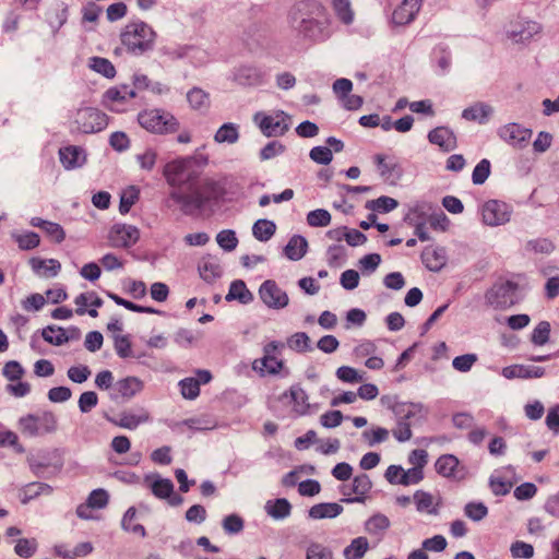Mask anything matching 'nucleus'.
Instances as JSON below:
<instances>
[{
  "instance_id": "obj_46",
  "label": "nucleus",
  "mask_w": 559,
  "mask_h": 559,
  "mask_svg": "<svg viewBox=\"0 0 559 559\" xmlns=\"http://www.w3.org/2000/svg\"><path fill=\"white\" fill-rule=\"evenodd\" d=\"M90 67L97 73L105 78L112 79L116 75V69L111 61L102 57H93L90 61Z\"/></svg>"
},
{
  "instance_id": "obj_38",
  "label": "nucleus",
  "mask_w": 559,
  "mask_h": 559,
  "mask_svg": "<svg viewBox=\"0 0 559 559\" xmlns=\"http://www.w3.org/2000/svg\"><path fill=\"white\" fill-rule=\"evenodd\" d=\"M239 139L238 127L235 123H224L215 133L214 140L217 143L234 144Z\"/></svg>"
},
{
  "instance_id": "obj_11",
  "label": "nucleus",
  "mask_w": 559,
  "mask_h": 559,
  "mask_svg": "<svg viewBox=\"0 0 559 559\" xmlns=\"http://www.w3.org/2000/svg\"><path fill=\"white\" fill-rule=\"evenodd\" d=\"M259 295L263 304L272 309H283L289 302L287 293L273 280H266L262 283Z\"/></svg>"
},
{
  "instance_id": "obj_62",
  "label": "nucleus",
  "mask_w": 559,
  "mask_h": 559,
  "mask_svg": "<svg viewBox=\"0 0 559 559\" xmlns=\"http://www.w3.org/2000/svg\"><path fill=\"white\" fill-rule=\"evenodd\" d=\"M310 158L320 165H328L332 162V150L326 146H314L309 153Z\"/></svg>"
},
{
  "instance_id": "obj_40",
  "label": "nucleus",
  "mask_w": 559,
  "mask_h": 559,
  "mask_svg": "<svg viewBox=\"0 0 559 559\" xmlns=\"http://www.w3.org/2000/svg\"><path fill=\"white\" fill-rule=\"evenodd\" d=\"M414 501L418 512H426L428 514H437L438 510L433 506V497L431 493L424 490H417L414 493Z\"/></svg>"
},
{
  "instance_id": "obj_5",
  "label": "nucleus",
  "mask_w": 559,
  "mask_h": 559,
  "mask_svg": "<svg viewBox=\"0 0 559 559\" xmlns=\"http://www.w3.org/2000/svg\"><path fill=\"white\" fill-rule=\"evenodd\" d=\"M138 121L148 132L158 134L173 133L179 128V123L174 115L160 109L141 111L138 115Z\"/></svg>"
},
{
  "instance_id": "obj_52",
  "label": "nucleus",
  "mask_w": 559,
  "mask_h": 559,
  "mask_svg": "<svg viewBox=\"0 0 559 559\" xmlns=\"http://www.w3.org/2000/svg\"><path fill=\"white\" fill-rule=\"evenodd\" d=\"M180 392L185 399L194 400L200 394V381L194 378H185L179 382Z\"/></svg>"
},
{
  "instance_id": "obj_53",
  "label": "nucleus",
  "mask_w": 559,
  "mask_h": 559,
  "mask_svg": "<svg viewBox=\"0 0 559 559\" xmlns=\"http://www.w3.org/2000/svg\"><path fill=\"white\" fill-rule=\"evenodd\" d=\"M190 106L194 109L205 108L210 104L209 95L201 88L194 87L187 94Z\"/></svg>"
},
{
  "instance_id": "obj_45",
  "label": "nucleus",
  "mask_w": 559,
  "mask_h": 559,
  "mask_svg": "<svg viewBox=\"0 0 559 559\" xmlns=\"http://www.w3.org/2000/svg\"><path fill=\"white\" fill-rule=\"evenodd\" d=\"M43 338L52 345L60 346L69 341L67 332L62 328L47 326L41 332Z\"/></svg>"
},
{
  "instance_id": "obj_61",
  "label": "nucleus",
  "mask_w": 559,
  "mask_h": 559,
  "mask_svg": "<svg viewBox=\"0 0 559 559\" xmlns=\"http://www.w3.org/2000/svg\"><path fill=\"white\" fill-rule=\"evenodd\" d=\"M550 324L547 321L539 322L532 333V342L535 345H544L549 341Z\"/></svg>"
},
{
  "instance_id": "obj_63",
  "label": "nucleus",
  "mask_w": 559,
  "mask_h": 559,
  "mask_svg": "<svg viewBox=\"0 0 559 559\" xmlns=\"http://www.w3.org/2000/svg\"><path fill=\"white\" fill-rule=\"evenodd\" d=\"M427 224L432 229L445 230L449 225V219L441 210L435 211V207L432 206Z\"/></svg>"
},
{
  "instance_id": "obj_34",
  "label": "nucleus",
  "mask_w": 559,
  "mask_h": 559,
  "mask_svg": "<svg viewBox=\"0 0 559 559\" xmlns=\"http://www.w3.org/2000/svg\"><path fill=\"white\" fill-rule=\"evenodd\" d=\"M200 276L207 283L214 282L222 275V267L214 259H203L199 264Z\"/></svg>"
},
{
  "instance_id": "obj_36",
  "label": "nucleus",
  "mask_w": 559,
  "mask_h": 559,
  "mask_svg": "<svg viewBox=\"0 0 559 559\" xmlns=\"http://www.w3.org/2000/svg\"><path fill=\"white\" fill-rule=\"evenodd\" d=\"M369 549V543L366 537L354 538L350 544L344 549V557L346 559H361Z\"/></svg>"
},
{
  "instance_id": "obj_41",
  "label": "nucleus",
  "mask_w": 559,
  "mask_h": 559,
  "mask_svg": "<svg viewBox=\"0 0 559 559\" xmlns=\"http://www.w3.org/2000/svg\"><path fill=\"white\" fill-rule=\"evenodd\" d=\"M135 515H136V510L134 507H130L122 520H121V527L127 531V532H131L135 535H139L141 537H144L146 535V531L144 528L143 525L141 524H134L133 520L135 519Z\"/></svg>"
},
{
  "instance_id": "obj_8",
  "label": "nucleus",
  "mask_w": 559,
  "mask_h": 559,
  "mask_svg": "<svg viewBox=\"0 0 559 559\" xmlns=\"http://www.w3.org/2000/svg\"><path fill=\"white\" fill-rule=\"evenodd\" d=\"M392 411L396 417V426L392 430L393 437L399 442L408 441L413 436L411 418L421 411V406L415 403H396Z\"/></svg>"
},
{
  "instance_id": "obj_47",
  "label": "nucleus",
  "mask_w": 559,
  "mask_h": 559,
  "mask_svg": "<svg viewBox=\"0 0 559 559\" xmlns=\"http://www.w3.org/2000/svg\"><path fill=\"white\" fill-rule=\"evenodd\" d=\"M158 154L152 147L145 148L142 153L135 155V160L140 168L145 171H152L156 165Z\"/></svg>"
},
{
  "instance_id": "obj_25",
  "label": "nucleus",
  "mask_w": 559,
  "mask_h": 559,
  "mask_svg": "<svg viewBox=\"0 0 559 559\" xmlns=\"http://www.w3.org/2000/svg\"><path fill=\"white\" fill-rule=\"evenodd\" d=\"M29 265L35 274L46 278L57 276L61 270V264L56 259L32 258Z\"/></svg>"
},
{
  "instance_id": "obj_4",
  "label": "nucleus",
  "mask_w": 559,
  "mask_h": 559,
  "mask_svg": "<svg viewBox=\"0 0 559 559\" xmlns=\"http://www.w3.org/2000/svg\"><path fill=\"white\" fill-rule=\"evenodd\" d=\"M17 428L26 437H37L55 432L58 420L51 412L27 414L19 419Z\"/></svg>"
},
{
  "instance_id": "obj_24",
  "label": "nucleus",
  "mask_w": 559,
  "mask_h": 559,
  "mask_svg": "<svg viewBox=\"0 0 559 559\" xmlns=\"http://www.w3.org/2000/svg\"><path fill=\"white\" fill-rule=\"evenodd\" d=\"M501 374L507 379L540 378L545 374V369L543 367L536 366L512 365L504 367L501 371Z\"/></svg>"
},
{
  "instance_id": "obj_44",
  "label": "nucleus",
  "mask_w": 559,
  "mask_h": 559,
  "mask_svg": "<svg viewBox=\"0 0 559 559\" xmlns=\"http://www.w3.org/2000/svg\"><path fill=\"white\" fill-rule=\"evenodd\" d=\"M51 487L45 483L34 481L25 486L23 489V497L21 498L22 503H27L29 500L43 493H50Z\"/></svg>"
},
{
  "instance_id": "obj_60",
  "label": "nucleus",
  "mask_w": 559,
  "mask_h": 559,
  "mask_svg": "<svg viewBox=\"0 0 559 559\" xmlns=\"http://www.w3.org/2000/svg\"><path fill=\"white\" fill-rule=\"evenodd\" d=\"M465 515L473 521H480L488 514V508L483 502H469L464 508Z\"/></svg>"
},
{
  "instance_id": "obj_27",
  "label": "nucleus",
  "mask_w": 559,
  "mask_h": 559,
  "mask_svg": "<svg viewBox=\"0 0 559 559\" xmlns=\"http://www.w3.org/2000/svg\"><path fill=\"white\" fill-rule=\"evenodd\" d=\"M31 225L41 229L50 240L57 243L62 242L66 238L63 228L57 223L45 221L40 217H33Z\"/></svg>"
},
{
  "instance_id": "obj_54",
  "label": "nucleus",
  "mask_w": 559,
  "mask_h": 559,
  "mask_svg": "<svg viewBox=\"0 0 559 559\" xmlns=\"http://www.w3.org/2000/svg\"><path fill=\"white\" fill-rule=\"evenodd\" d=\"M25 373L22 365L16 360H10L5 362L2 369V374L5 379L11 382L21 380Z\"/></svg>"
},
{
  "instance_id": "obj_32",
  "label": "nucleus",
  "mask_w": 559,
  "mask_h": 559,
  "mask_svg": "<svg viewBox=\"0 0 559 559\" xmlns=\"http://www.w3.org/2000/svg\"><path fill=\"white\" fill-rule=\"evenodd\" d=\"M265 511L271 518L275 520H283L289 516L292 512V504L287 499L278 498L274 501H267L265 504Z\"/></svg>"
},
{
  "instance_id": "obj_10",
  "label": "nucleus",
  "mask_w": 559,
  "mask_h": 559,
  "mask_svg": "<svg viewBox=\"0 0 559 559\" xmlns=\"http://www.w3.org/2000/svg\"><path fill=\"white\" fill-rule=\"evenodd\" d=\"M518 284L506 281L498 283L487 292L486 298L489 305L498 309H506L514 305Z\"/></svg>"
},
{
  "instance_id": "obj_2",
  "label": "nucleus",
  "mask_w": 559,
  "mask_h": 559,
  "mask_svg": "<svg viewBox=\"0 0 559 559\" xmlns=\"http://www.w3.org/2000/svg\"><path fill=\"white\" fill-rule=\"evenodd\" d=\"M120 39L129 52L140 56L153 49L156 32L143 21L131 22L123 27Z\"/></svg>"
},
{
  "instance_id": "obj_15",
  "label": "nucleus",
  "mask_w": 559,
  "mask_h": 559,
  "mask_svg": "<svg viewBox=\"0 0 559 559\" xmlns=\"http://www.w3.org/2000/svg\"><path fill=\"white\" fill-rule=\"evenodd\" d=\"M435 467L437 473L445 478L463 479L466 475V468L461 465L459 459L453 454L439 456Z\"/></svg>"
},
{
  "instance_id": "obj_58",
  "label": "nucleus",
  "mask_w": 559,
  "mask_h": 559,
  "mask_svg": "<svg viewBox=\"0 0 559 559\" xmlns=\"http://www.w3.org/2000/svg\"><path fill=\"white\" fill-rule=\"evenodd\" d=\"M332 550L319 543H311L307 548L306 559H332Z\"/></svg>"
},
{
  "instance_id": "obj_49",
  "label": "nucleus",
  "mask_w": 559,
  "mask_h": 559,
  "mask_svg": "<svg viewBox=\"0 0 559 559\" xmlns=\"http://www.w3.org/2000/svg\"><path fill=\"white\" fill-rule=\"evenodd\" d=\"M38 547V543L35 538H20L14 547V551L22 558H31L34 556Z\"/></svg>"
},
{
  "instance_id": "obj_29",
  "label": "nucleus",
  "mask_w": 559,
  "mask_h": 559,
  "mask_svg": "<svg viewBox=\"0 0 559 559\" xmlns=\"http://www.w3.org/2000/svg\"><path fill=\"white\" fill-rule=\"evenodd\" d=\"M308 242L305 237L295 235L287 242L284 253L285 255L293 261L300 260L307 252Z\"/></svg>"
},
{
  "instance_id": "obj_55",
  "label": "nucleus",
  "mask_w": 559,
  "mask_h": 559,
  "mask_svg": "<svg viewBox=\"0 0 559 559\" xmlns=\"http://www.w3.org/2000/svg\"><path fill=\"white\" fill-rule=\"evenodd\" d=\"M216 241L218 246L226 251H233L238 245L236 234L230 229L219 231L216 236Z\"/></svg>"
},
{
  "instance_id": "obj_6",
  "label": "nucleus",
  "mask_w": 559,
  "mask_h": 559,
  "mask_svg": "<svg viewBox=\"0 0 559 559\" xmlns=\"http://www.w3.org/2000/svg\"><path fill=\"white\" fill-rule=\"evenodd\" d=\"M109 117L94 107L79 108L74 115L73 131L92 134L103 131L108 126Z\"/></svg>"
},
{
  "instance_id": "obj_35",
  "label": "nucleus",
  "mask_w": 559,
  "mask_h": 559,
  "mask_svg": "<svg viewBox=\"0 0 559 559\" xmlns=\"http://www.w3.org/2000/svg\"><path fill=\"white\" fill-rule=\"evenodd\" d=\"M226 299L227 300L236 299V300H239L241 304H248L253 299V295L247 288L243 281L237 280L230 284Z\"/></svg>"
},
{
  "instance_id": "obj_50",
  "label": "nucleus",
  "mask_w": 559,
  "mask_h": 559,
  "mask_svg": "<svg viewBox=\"0 0 559 559\" xmlns=\"http://www.w3.org/2000/svg\"><path fill=\"white\" fill-rule=\"evenodd\" d=\"M331 218L330 212L323 209L313 210L307 214V223L311 227H326Z\"/></svg>"
},
{
  "instance_id": "obj_48",
  "label": "nucleus",
  "mask_w": 559,
  "mask_h": 559,
  "mask_svg": "<svg viewBox=\"0 0 559 559\" xmlns=\"http://www.w3.org/2000/svg\"><path fill=\"white\" fill-rule=\"evenodd\" d=\"M399 205V202L386 195H382L376 200L368 201L367 209L381 212V213H388L396 209Z\"/></svg>"
},
{
  "instance_id": "obj_51",
  "label": "nucleus",
  "mask_w": 559,
  "mask_h": 559,
  "mask_svg": "<svg viewBox=\"0 0 559 559\" xmlns=\"http://www.w3.org/2000/svg\"><path fill=\"white\" fill-rule=\"evenodd\" d=\"M139 194V189L133 186L122 192L119 204V211L121 214L129 213L132 205L138 201Z\"/></svg>"
},
{
  "instance_id": "obj_3",
  "label": "nucleus",
  "mask_w": 559,
  "mask_h": 559,
  "mask_svg": "<svg viewBox=\"0 0 559 559\" xmlns=\"http://www.w3.org/2000/svg\"><path fill=\"white\" fill-rule=\"evenodd\" d=\"M163 175L166 182L174 189L181 190L182 187L188 189L200 178V171L194 167L191 159H175L167 163L164 167Z\"/></svg>"
},
{
  "instance_id": "obj_30",
  "label": "nucleus",
  "mask_w": 559,
  "mask_h": 559,
  "mask_svg": "<svg viewBox=\"0 0 559 559\" xmlns=\"http://www.w3.org/2000/svg\"><path fill=\"white\" fill-rule=\"evenodd\" d=\"M343 511V507L338 503H318L310 508L309 516L312 519L321 520L325 518H336Z\"/></svg>"
},
{
  "instance_id": "obj_26",
  "label": "nucleus",
  "mask_w": 559,
  "mask_h": 559,
  "mask_svg": "<svg viewBox=\"0 0 559 559\" xmlns=\"http://www.w3.org/2000/svg\"><path fill=\"white\" fill-rule=\"evenodd\" d=\"M432 206L433 204L427 201L414 202L405 214L404 222L407 225L427 223Z\"/></svg>"
},
{
  "instance_id": "obj_37",
  "label": "nucleus",
  "mask_w": 559,
  "mask_h": 559,
  "mask_svg": "<svg viewBox=\"0 0 559 559\" xmlns=\"http://www.w3.org/2000/svg\"><path fill=\"white\" fill-rule=\"evenodd\" d=\"M276 225L269 219H258L252 226V234L259 241H267L275 234Z\"/></svg>"
},
{
  "instance_id": "obj_42",
  "label": "nucleus",
  "mask_w": 559,
  "mask_h": 559,
  "mask_svg": "<svg viewBox=\"0 0 559 559\" xmlns=\"http://www.w3.org/2000/svg\"><path fill=\"white\" fill-rule=\"evenodd\" d=\"M150 419V416L146 412L141 413L140 415L132 413H122L119 416L117 425L121 428L126 429H135L140 424L146 423Z\"/></svg>"
},
{
  "instance_id": "obj_33",
  "label": "nucleus",
  "mask_w": 559,
  "mask_h": 559,
  "mask_svg": "<svg viewBox=\"0 0 559 559\" xmlns=\"http://www.w3.org/2000/svg\"><path fill=\"white\" fill-rule=\"evenodd\" d=\"M332 9L343 24L349 25L354 22L355 13L350 0H333Z\"/></svg>"
},
{
  "instance_id": "obj_19",
  "label": "nucleus",
  "mask_w": 559,
  "mask_h": 559,
  "mask_svg": "<svg viewBox=\"0 0 559 559\" xmlns=\"http://www.w3.org/2000/svg\"><path fill=\"white\" fill-rule=\"evenodd\" d=\"M264 72L253 66H241L234 73V81L241 86H259L264 82Z\"/></svg>"
},
{
  "instance_id": "obj_16",
  "label": "nucleus",
  "mask_w": 559,
  "mask_h": 559,
  "mask_svg": "<svg viewBox=\"0 0 559 559\" xmlns=\"http://www.w3.org/2000/svg\"><path fill=\"white\" fill-rule=\"evenodd\" d=\"M135 96L134 88L123 84L108 88L104 94L103 104L111 111H121L122 109L118 108L117 105L123 104Z\"/></svg>"
},
{
  "instance_id": "obj_22",
  "label": "nucleus",
  "mask_w": 559,
  "mask_h": 559,
  "mask_svg": "<svg viewBox=\"0 0 559 559\" xmlns=\"http://www.w3.org/2000/svg\"><path fill=\"white\" fill-rule=\"evenodd\" d=\"M421 261L428 270L438 272L447 263L445 250L443 248L428 246L421 252Z\"/></svg>"
},
{
  "instance_id": "obj_31",
  "label": "nucleus",
  "mask_w": 559,
  "mask_h": 559,
  "mask_svg": "<svg viewBox=\"0 0 559 559\" xmlns=\"http://www.w3.org/2000/svg\"><path fill=\"white\" fill-rule=\"evenodd\" d=\"M492 112V108L484 103H477L463 110L462 117L469 121L485 123Z\"/></svg>"
},
{
  "instance_id": "obj_9",
  "label": "nucleus",
  "mask_w": 559,
  "mask_h": 559,
  "mask_svg": "<svg viewBox=\"0 0 559 559\" xmlns=\"http://www.w3.org/2000/svg\"><path fill=\"white\" fill-rule=\"evenodd\" d=\"M253 119L265 136L284 135L290 126V117L284 111H276L272 115L258 112L254 115Z\"/></svg>"
},
{
  "instance_id": "obj_57",
  "label": "nucleus",
  "mask_w": 559,
  "mask_h": 559,
  "mask_svg": "<svg viewBox=\"0 0 559 559\" xmlns=\"http://www.w3.org/2000/svg\"><path fill=\"white\" fill-rule=\"evenodd\" d=\"M490 162L486 158L481 159L474 168L472 181L474 185H483L490 175Z\"/></svg>"
},
{
  "instance_id": "obj_20",
  "label": "nucleus",
  "mask_w": 559,
  "mask_h": 559,
  "mask_svg": "<svg viewBox=\"0 0 559 559\" xmlns=\"http://www.w3.org/2000/svg\"><path fill=\"white\" fill-rule=\"evenodd\" d=\"M421 0H404L392 14V21L396 25L411 23L420 9Z\"/></svg>"
},
{
  "instance_id": "obj_56",
  "label": "nucleus",
  "mask_w": 559,
  "mask_h": 559,
  "mask_svg": "<svg viewBox=\"0 0 559 559\" xmlns=\"http://www.w3.org/2000/svg\"><path fill=\"white\" fill-rule=\"evenodd\" d=\"M152 492L159 499H166L174 492V484L170 479H157L152 484Z\"/></svg>"
},
{
  "instance_id": "obj_12",
  "label": "nucleus",
  "mask_w": 559,
  "mask_h": 559,
  "mask_svg": "<svg viewBox=\"0 0 559 559\" xmlns=\"http://www.w3.org/2000/svg\"><path fill=\"white\" fill-rule=\"evenodd\" d=\"M140 238V230L132 225L115 224L108 236V240L114 248H130L136 243Z\"/></svg>"
},
{
  "instance_id": "obj_7",
  "label": "nucleus",
  "mask_w": 559,
  "mask_h": 559,
  "mask_svg": "<svg viewBox=\"0 0 559 559\" xmlns=\"http://www.w3.org/2000/svg\"><path fill=\"white\" fill-rule=\"evenodd\" d=\"M284 344L272 341L263 347V356L252 361V369L261 376L265 373L277 374L284 367L283 359L280 358Z\"/></svg>"
},
{
  "instance_id": "obj_39",
  "label": "nucleus",
  "mask_w": 559,
  "mask_h": 559,
  "mask_svg": "<svg viewBox=\"0 0 559 559\" xmlns=\"http://www.w3.org/2000/svg\"><path fill=\"white\" fill-rule=\"evenodd\" d=\"M540 25L534 21H527L520 29L511 31L510 35L515 41H525L540 32Z\"/></svg>"
},
{
  "instance_id": "obj_13",
  "label": "nucleus",
  "mask_w": 559,
  "mask_h": 559,
  "mask_svg": "<svg viewBox=\"0 0 559 559\" xmlns=\"http://www.w3.org/2000/svg\"><path fill=\"white\" fill-rule=\"evenodd\" d=\"M511 209L502 201L489 200L483 205V222L489 226H498L510 221Z\"/></svg>"
},
{
  "instance_id": "obj_59",
  "label": "nucleus",
  "mask_w": 559,
  "mask_h": 559,
  "mask_svg": "<svg viewBox=\"0 0 559 559\" xmlns=\"http://www.w3.org/2000/svg\"><path fill=\"white\" fill-rule=\"evenodd\" d=\"M222 526L227 534H238L243 530L245 523L238 514H229L223 519Z\"/></svg>"
},
{
  "instance_id": "obj_1",
  "label": "nucleus",
  "mask_w": 559,
  "mask_h": 559,
  "mask_svg": "<svg viewBox=\"0 0 559 559\" xmlns=\"http://www.w3.org/2000/svg\"><path fill=\"white\" fill-rule=\"evenodd\" d=\"M187 190L183 192L174 189L169 192V200L180 205L185 214H192L194 211L203 209L209 202L221 200L226 193L224 185L212 178L202 180L199 178L189 185Z\"/></svg>"
},
{
  "instance_id": "obj_64",
  "label": "nucleus",
  "mask_w": 559,
  "mask_h": 559,
  "mask_svg": "<svg viewBox=\"0 0 559 559\" xmlns=\"http://www.w3.org/2000/svg\"><path fill=\"white\" fill-rule=\"evenodd\" d=\"M288 346L292 349L298 350V352H306L310 349V338L305 332H297L293 334L287 342Z\"/></svg>"
},
{
  "instance_id": "obj_43",
  "label": "nucleus",
  "mask_w": 559,
  "mask_h": 559,
  "mask_svg": "<svg viewBox=\"0 0 559 559\" xmlns=\"http://www.w3.org/2000/svg\"><path fill=\"white\" fill-rule=\"evenodd\" d=\"M390 526V520L386 515L378 513L366 522V531L371 535H380Z\"/></svg>"
},
{
  "instance_id": "obj_23",
  "label": "nucleus",
  "mask_w": 559,
  "mask_h": 559,
  "mask_svg": "<svg viewBox=\"0 0 559 559\" xmlns=\"http://www.w3.org/2000/svg\"><path fill=\"white\" fill-rule=\"evenodd\" d=\"M428 140L430 143L438 145L442 151L450 152L456 147V138L454 133L445 128L438 127L428 133Z\"/></svg>"
},
{
  "instance_id": "obj_17",
  "label": "nucleus",
  "mask_w": 559,
  "mask_h": 559,
  "mask_svg": "<svg viewBox=\"0 0 559 559\" xmlns=\"http://www.w3.org/2000/svg\"><path fill=\"white\" fill-rule=\"evenodd\" d=\"M500 136L510 145L521 148L531 140L532 130L518 123H510L501 128Z\"/></svg>"
},
{
  "instance_id": "obj_28",
  "label": "nucleus",
  "mask_w": 559,
  "mask_h": 559,
  "mask_svg": "<svg viewBox=\"0 0 559 559\" xmlns=\"http://www.w3.org/2000/svg\"><path fill=\"white\" fill-rule=\"evenodd\" d=\"M372 487V483L368 475L360 474L354 477L352 484V493L355 495L354 498H347L344 501L346 502H364L366 495Z\"/></svg>"
},
{
  "instance_id": "obj_14",
  "label": "nucleus",
  "mask_w": 559,
  "mask_h": 559,
  "mask_svg": "<svg viewBox=\"0 0 559 559\" xmlns=\"http://www.w3.org/2000/svg\"><path fill=\"white\" fill-rule=\"evenodd\" d=\"M144 389V382L133 376L119 379L115 382L109 396L112 401L130 400Z\"/></svg>"
},
{
  "instance_id": "obj_21",
  "label": "nucleus",
  "mask_w": 559,
  "mask_h": 559,
  "mask_svg": "<svg viewBox=\"0 0 559 559\" xmlns=\"http://www.w3.org/2000/svg\"><path fill=\"white\" fill-rule=\"evenodd\" d=\"M59 157L66 169L81 167L86 162L84 150L76 145H69L60 148Z\"/></svg>"
},
{
  "instance_id": "obj_18",
  "label": "nucleus",
  "mask_w": 559,
  "mask_h": 559,
  "mask_svg": "<svg viewBox=\"0 0 559 559\" xmlns=\"http://www.w3.org/2000/svg\"><path fill=\"white\" fill-rule=\"evenodd\" d=\"M289 399V403L293 405V412L297 416H302L309 411L308 395L300 384H294L288 391L284 392L280 400L283 401Z\"/></svg>"
}]
</instances>
